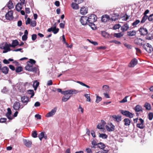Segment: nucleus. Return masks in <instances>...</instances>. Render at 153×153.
<instances>
[{
	"label": "nucleus",
	"instance_id": "nucleus-1",
	"mask_svg": "<svg viewBox=\"0 0 153 153\" xmlns=\"http://www.w3.org/2000/svg\"><path fill=\"white\" fill-rule=\"evenodd\" d=\"M88 17V25L91 27L92 29H94V27L95 26V24L94 23L97 20V18L95 15L92 14L89 16Z\"/></svg>",
	"mask_w": 153,
	"mask_h": 153
},
{
	"label": "nucleus",
	"instance_id": "nucleus-2",
	"mask_svg": "<svg viewBox=\"0 0 153 153\" xmlns=\"http://www.w3.org/2000/svg\"><path fill=\"white\" fill-rule=\"evenodd\" d=\"M33 65L31 63H27V65L26 66L25 68L26 70L28 71L36 72L37 68L36 67L33 66Z\"/></svg>",
	"mask_w": 153,
	"mask_h": 153
},
{
	"label": "nucleus",
	"instance_id": "nucleus-3",
	"mask_svg": "<svg viewBox=\"0 0 153 153\" xmlns=\"http://www.w3.org/2000/svg\"><path fill=\"white\" fill-rule=\"evenodd\" d=\"M143 48L148 53H150L153 51V48L152 45L149 43L144 44Z\"/></svg>",
	"mask_w": 153,
	"mask_h": 153
},
{
	"label": "nucleus",
	"instance_id": "nucleus-4",
	"mask_svg": "<svg viewBox=\"0 0 153 153\" xmlns=\"http://www.w3.org/2000/svg\"><path fill=\"white\" fill-rule=\"evenodd\" d=\"M120 112L123 115L127 117H129L130 118H132L133 117L134 114H132L129 111H126L121 110Z\"/></svg>",
	"mask_w": 153,
	"mask_h": 153
},
{
	"label": "nucleus",
	"instance_id": "nucleus-5",
	"mask_svg": "<svg viewBox=\"0 0 153 153\" xmlns=\"http://www.w3.org/2000/svg\"><path fill=\"white\" fill-rule=\"evenodd\" d=\"M2 45H0V48L3 49L4 50V51H3V53H5L10 51V44L8 45L7 42L4 43V44L3 47H1Z\"/></svg>",
	"mask_w": 153,
	"mask_h": 153
},
{
	"label": "nucleus",
	"instance_id": "nucleus-6",
	"mask_svg": "<svg viewBox=\"0 0 153 153\" xmlns=\"http://www.w3.org/2000/svg\"><path fill=\"white\" fill-rule=\"evenodd\" d=\"M57 110V108L56 107H54L50 112L48 113L46 115V117H49L53 116L56 113Z\"/></svg>",
	"mask_w": 153,
	"mask_h": 153
},
{
	"label": "nucleus",
	"instance_id": "nucleus-7",
	"mask_svg": "<svg viewBox=\"0 0 153 153\" xmlns=\"http://www.w3.org/2000/svg\"><path fill=\"white\" fill-rule=\"evenodd\" d=\"M88 17L86 16H82L81 17L80 20L81 23L83 25H85L86 24L88 25Z\"/></svg>",
	"mask_w": 153,
	"mask_h": 153
},
{
	"label": "nucleus",
	"instance_id": "nucleus-8",
	"mask_svg": "<svg viewBox=\"0 0 153 153\" xmlns=\"http://www.w3.org/2000/svg\"><path fill=\"white\" fill-rule=\"evenodd\" d=\"M138 31L140 34L141 36H145L148 33V30L145 28L143 27H141L139 29Z\"/></svg>",
	"mask_w": 153,
	"mask_h": 153
},
{
	"label": "nucleus",
	"instance_id": "nucleus-9",
	"mask_svg": "<svg viewBox=\"0 0 153 153\" xmlns=\"http://www.w3.org/2000/svg\"><path fill=\"white\" fill-rule=\"evenodd\" d=\"M13 12L12 11H10L7 13L5 15V17L7 19L9 20H12L13 17Z\"/></svg>",
	"mask_w": 153,
	"mask_h": 153
},
{
	"label": "nucleus",
	"instance_id": "nucleus-10",
	"mask_svg": "<svg viewBox=\"0 0 153 153\" xmlns=\"http://www.w3.org/2000/svg\"><path fill=\"white\" fill-rule=\"evenodd\" d=\"M139 120L140 121V123H137V127L140 129H143L145 128V126L144 125L143 123L144 121L142 118H140Z\"/></svg>",
	"mask_w": 153,
	"mask_h": 153
},
{
	"label": "nucleus",
	"instance_id": "nucleus-11",
	"mask_svg": "<svg viewBox=\"0 0 153 153\" xmlns=\"http://www.w3.org/2000/svg\"><path fill=\"white\" fill-rule=\"evenodd\" d=\"M78 90L75 89H72L66 91V94H76L79 93Z\"/></svg>",
	"mask_w": 153,
	"mask_h": 153
},
{
	"label": "nucleus",
	"instance_id": "nucleus-12",
	"mask_svg": "<svg viewBox=\"0 0 153 153\" xmlns=\"http://www.w3.org/2000/svg\"><path fill=\"white\" fill-rule=\"evenodd\" d=\"M13 108L16 111H19L21 108L20 104L19 102H15L13 105Z\"/></svg>",
	"mask_w": 153,
	"mask_h": 153
},
{
	"label": "nucleus",
	"instance_id": "nucleus-13",
	"mask_svg": "<svg viewBox=\"0 0 153 153\" xmlns=\"http://www.w3.org/2000/svg\"><path fill=\"white\" fill-rule=\"evenodd\" d=\"M115 126L112 123H111L109 126H106V128L108 131H114L115 129Z\"/></svg>",
	"mask_w": 153,
	"mask_h": 153
},
{
	"label": "nucleus",
	"instance_id": "nucleus-14",
	"mask_svg": "<svg viewBox=\"0 0 153 153\" xmlns=\"http://www.w3.org/2000/svg\"><path fill=\"white\" fill-rule=\"evenodd\" d=\"M21 100L22 102L23 103H25V105H26L29 101L28 97L25 96L21 97Z\"/></svg>",
	"mask_w": 153,
	"mask_h": 153
},
{
	"label": "nucleus",
	"instance_id": "nucleus-15",
	"mask_svg": "<svg viewBox=\"0 0 153 153\" xmlns=\"http://www.w3.org/2000/svg\"><path fill=\"white\" fill-rule=\"evenodd\" d=\"M23 142L25 145L27 147H30L32 144V142L31 141L26 139L23 140Z\"/></svg>",
	"mask_w": 153,
	"mask_h": 153
},
{
	"label": "nucleus",
	"instance_id": "nucleus-16",
	"mask_svg": "<svg viewBox=\"0 0 153 153\" xmlns=\"http://www.w3.org/2000/svg\"><path fill=\"white\" fill-rule=\"evenodd\" d=\"M110 19L109 16L108 15H105L102 16L101 21L102 22H105Z\"/></svg>",
	"mask_w": 153,
	"mask_h": 153
},
{
	"label": "nucleus",
	"instance_id": "nucleus-17",
	"mask_svg": "<svg viewBox=\"0 0 153 153\" xmlns=\"http://www.w3.org/2000/svg\"><path fill=\"white\" fill-rule=\"evenodd\" d=\"M39 140L41 141L42 139L44 138L45 139H47V136L45 132H42L40 133L38 136Z\"/></svg>",
	"mask_w": 153,
	"mask_h": 153
},
{
	"label": "nucleus",
	"instance_id": "nucleus-18",
	"mask_svg": "<svg viewBox=\"0 0 153 153\" xmlns=\"http://www.w3.org/2000/svg\"><path fill=\"white\" fill-rule=\"evenodd\" d=\"M137 60L135 58L134 59L130 62L129 66L130 67H134L137 64Z\"/></svg>",
	"mask_w": 153,
	"mask_h": 153
},
{
	"label": "nucleus",
	"instance_id": "nucleus-19",
	"mask_svg": "<svg viewBox=\"0 0 153 153\" xmlns=\"http://www.w3.org/2000/svg\"><path fill=\"white\" fill-rule=\"evenodd\" d=\"M105 124V122L103 120H101V123L97 126V128L99 129H103Z\"/></svg>",
	"mask_w": 153,
	"mask_h": 153
},
{
	"label": "nucleus",
	"instance_id": "nucleus-20",
	"mask_svg": "<svg viewBox=\"0 0 153 153\" xmlns=\"http://www.w3.org/2000/svg\"><path fill=\"white\" fill-rule=\"evenodd\" d=\"M129 27L127 23H126L121 27V30L123 32L125 31L128 29Z\"/></svg>",
	"mask_w": 153,
	"mask_h": 153
},
{
	"label": "nucleus",
	"instance_id": "nucleus-21",
	"mask_svg": "<svg viewBox=\"0 0 153 153\" xmlns=\"http://www.w3.org/2000/svg\"><path fill=\"white\" fill-rule=\"evenodd\" d=\"M63 94L64 95V96L62 98V101L63 102H65L67 101L71 97V96L68 95V94L65 93Z\"/></svg>",
	"mask_w": 153,
	"mask_h": 153
},
{
	"label": "nucleus",
	"instance_id": "nucleus-22",
	"mask_svg": "<svg viewBox=\"0 0 153 153\" xmlns=\"http://www.w3.org/2000/svg\"><path fill=\"white\" fill-rule=\"evenodd\" d=\"M136 43L139 45H142L144 43V41L140 38H138L136 40Z\"/></svg>",
	"mask_w": 153,
	"mask_h": 153
},
{
	"label": "nucleus",
	"instance_id": "nucleus-23",
	"mask_svg": "<svg viewBox=\"0 0 153 153\" xmlns=\"http://www.w3.org/2000/svg\"><path fill=\"white\" fill-rule=\"evenodd\" d=\"M18 45H19L18 41L17 40H15L13 41L12 44H10V47L14 48Z\"/></svg>",
	"mask_w": 153,
	"mask_h": 153
},
{
	"label": "nucleus",
	"instance_id": "nucleus-24",
	"mask_svg": "<svg viewBox=\"0 0 153 153\" xmlns=\"http://www.w3.org/2000/svg\"><path fill=\"white\" fill-rule=\"evenodd\" d=\"M87 8L84 7H82L80 10V13L82 15H85L87 13Z\"/></svg>",
	"mask_w": 153,
	"mask_h": 153
},
{
	"label": "nucleus",
	"instance_id": "nucleus-25",
	"mask_svg": "<svg viewBox=\"0 0 153 153\" xmlns=\"http://www.w3.org/2000/svg\"><path fill=\"white\" fill-rule=\"evenodd\" d=\"M123 122L124 125L126 126H129L131 122L130 120L128 118L124 119Z\"/></svg>",
	"mask_w": 153,
	"mask_h": 153
},
{
	"label": "nucleus",
	"instance_id": "nucleus-26",
	"mask_svg": "<svg viewBox=\"0 0 153 153\" xmlns=\"http://www.w3.org/2000/svg\"><path fill=\"white\" fill-rule=\"evenodd\" d=\"M23 5V4H22L21 3H20V2H19L18 3L16 7V10L18 11H20L22 9V6Z\"/></svg>",
	"mask_w": 153,
	"mask_h": 153
},
{
	"label": "nucleus",
	"instance_id": "nucleus-27",
	"mask_svg": "<svg viewBox=\"0 0 153 153\" xmlns=\"http://www.w3.org/2000/svg\"><path fill=\"white\" fill-rule=\"evenodd\" d=\"M112 117L117 122H119L121 120V116H120L114 115Z\"/></svg>",
	"mask_w": 153,
	"mask_h": 153
},
{
	"label": "nucleus",
	"instance_id": "nucleus-28",
	"mask_svg": "<svg viewBox=\"0 0 153 153\" xmlns=\"http://www.w3.org/2000/svg\"><path fill=\"white\" fill-rule=\"evenodd\" d=\"M134 110L136 112H140L142 111V107L139 105H137L134 108Z\"/></svg>",
	"mask_w": 153,
	"mask_h": 153
},
{
	"label": "nucleus",
	"instance_id": "nucleus-29",
	"mask_svg": "<svg viewBox=\"0 0 153 153\" xmlns=\"http://www.w3.org/2000/svg\"><path fill=\"white\" fill-rule=\"evenodd\" d=\"M119 17V15L118 14H113L110 19L112 21H115L118 19Z\"/></svg>",
	"mask_w": 153,
	"mask_h": 153
},
{
	"label": "nucleus",
	"instance_id": "nucleus-30",
	"mask_svg": "<svg viewBox=\"0 0 153 153\" xmlns=\"http://www.w3.org/2000/svg\"><path fill=\"white\" fill-rule=\"evenodd\" d=\"M136 33V31L135 30H133L132 31L127 32V35L129 36H135Z\"/></svg>",
	"mask_w": 153,
	"mask_h": 153
},
{
	"label": "nucleus",
	"instance_id": "nucleus-31",
	"mask_svg": "<svg viewBox=\"0 0 153 153\" xmlns=\"http://www.w3.org/2000/svg\"><path fill=\"white\" fill-rule=\"evenodd\" d=\"M2 72L5 74H7L8 73L9 68L6 67H3L1 69Z\"/></svg>",
	"mask_w": 153,
	"mask_h": 153
},
{
	"label": "nucleus",
	"instance_id": "nucleus-32",
	"mask_svg": "<svg viewBox=\"0 0 153 153\" xmlns=\"http://www.w3.org/2000/svg\"><path fill=\"white\" fill-rule=\"evenodd\" d=\"M7 5L9 9H11L13 8L14 7L12 2L11 0L9 1L8 3L7 4Z\"/></svg>",
	"mask_w": 153,
	"mask_h": 153
},
{
	"label": "nucleus",
	"instance_id": "nucleus-33",
	"mask_svg": "<svg viewBox=\"0 0 153 153\" xmlns=\"http://www.w3.org/2000/svg\"><path fill=\"white\" fill-rule=\"evenodd\" d=\"M97 147L101 149H104L105 147V145L102 143H98Z\"/></svg>",
	"mask_w": 153,
	"mask_h": 153
},
{
	"label": "nucleus",
	"instance_id": "nucleus-34",
	"mask_svg": "<svg viewBox=\"0 0 153 153\" xmlns=\"http://www.w3.org/2000/svg\"><path fill=\"white\" fill-rule=\"evenodd\" d=\"M71 7L75 10H77L79 9V6L78 4L72 3L71 4Z\"/></svg>",
	"mask_w": 153,
	"mask_h": 153
},
{
	"label": "nucleus",
	"instance_id": "nucleus-35",
	"mask_svg": "<svg viewBox=\"0 0 153 153\" xmlns=\"http://www.w3.org/2000/svg\"><path fill=\"white\" fill-rule=\"evenodd\" d=\"M27 93L28 94L31 95L30 97V98H32L34 95V91L33 90H27Z\"/></svg>",
	"mask_w": 153,
	"mask_h": 153
},
{
	"label": "nucleus",
	"instance_id": "nucleus-36",
	"mask_svg": "<svg viewBox=\"0 0 153 153\" xmlns=\"http://www.w3.org/2000/svg\"><path fill=\"white\" fill-rule=\"evenodd\" d=\"M147 19H148V16H147L144 15L142 18V20L141 21V23H144Z\"/></svg>",
	"mask_w": 153,
	"mask_h": 153
},
{
	"label": "nucleus",
	"instance_id": "nucleus-37",
	"mask_svg": "<svg viewBox=\"0 0 153 153\" xmlns=\"http://www.w3.org/2000/svg\"><path fill=\"white\" fill-rule=\"evenodd\" d=\"M144 107L146 108L147 110H150L151 109V106L150 105L147 103H146L144 105Z\"/></svg>",
	"mask_w": 153,
	"mask_h": 153
},
{
	"label": "nucleus",
	"instance_id": "nucleus-38",
	"mask_svg": "<svg viewBox=\"0 0 153 153\" xmlns=\"http://www.w3.org/2000/svg\"><path fill=\"white\" fill-rule=\"evenodd\" d=\"M76 82L78 83H79L81 85L86 87L88 88H90V87L88 85H86V84L82 82H80L79 81H77Z\"/></svg>",
	"mask_w": 153,
	"mask_h": 153
},
{
	"label": "nucleus",
	"instance_id": "nucleus-39",
	"mask_svg": "<svg viewBox=\"0 0 153 153\" xmlns=\"http://www.w3.org/2000/svg\"><path fill=\"white\" fill-rule=\"evenodd\" d=\"M99 137L102 138V139H106L107 138V135L105 134H100L99 133Z\"/></svg>",
	"mask_w": 153,
	"mask_h": 153
},
{
	"label": "nucleus",
	"instance_id": "nucleus-40",
	"mask_svg": "<svg viewBox=\"0 0 153 153\" xmlns=\"http://www.w3.org/2000/svg\"><path fill=\"white\" fill-rule=\"evenodd\" d=\"M140 23V21L139 20L137 19L132 23V25L134 27H136V25Z\"/></svg>",
	"mask_w": 153,
	"mask_h": 153
},
{
	"label": "nucleus",
	"instance_id": "nucleus-41",
	"mask_svg": "<svg viewBox=\"0 0 153 153\" xmlns=\"http://www.w3.org/2000/svg\"><path fill=\"white\" fill-rule=\"evenodd\" d=\"M123 34H122L121 33H115L114 34V37L119 38L122 37Z\"/></svg>",
	"mask_w": 153,
	"mask_h": 153
},
{
	"label": "nucleus",
	"instance_id": "nucleus-42",
	"mask_svg": "<svg viewBox=\"0 0 153 153\" xmlns=\"http://www.w3.org/2000/svg\"><path fill=\"white\" fill-rule=\"evenodd\" d=\"M84 96L86 98V101H87L91 102V99L89 94H84Z\"/></svg>",
	"mask_w": 153,
	"mask_h": 153
},
{
	"label": "nucleus",
	"instance_id": "nucleus-43",
	"mask_svg": "<svg viewBox=\"0 0 153 153\" xmlns=\"http://www.w3.org/2000/svg\"><path fill=\"white\" fill-rule=\"evenodd\" d=\"M22 68L21 67H17L16 69V72L17 73L20 72L22 71Z\"/></svg>",
	"mask_w": 153,
	"mask_h": 153
},
{
	"label": "nucleus",
	"instance_id": "nucleus-44",
	"mask_svg": "<svg viewBox=\"0 0 153 153\" xmlns=\"http://www.w3.org/2000/svg\"><path fill=\"white\" fill-rule=\"evenodd\" d=\"M102 35L104 37H108V34L105 31H102L101 33Z\"/></svg>",
	"mask_w": 153,
	"mask_h": 153
},
{
	"label": "nucleus",
	"instance_id": "nucleus-45",
	"mask_svg": "<svg viewBox=\"0 0 153 153\" xmlns=\"http://www.w3.org/2000/svg\"><path fill=\"white\" fill-rule=\"evenodd\" d=\"M92 144L93 145V146H91V148H95L94 146L98 145V143L96 142V141L94 140H93L92 142Z\"/></svg>",
	"mask_w": 153,
	"mask_h": 153
},
{
	"label": "nucleus",
	"instance_id": "nucleus-46",
	"mask_svg": "<svg viewBox=\"0 0 153 153\" xmlns=\"http://www.w3.org/2000/svg\"><path fill=\"white\" fill-rule=\"evenodd\" d=\"M102 100V98L101 97L97 96L96 97V99L95 102L96 103H98L100 102Z\"/></svg>",
	"mask_w": 153,
	"mask_h": 153
},
{
	"label": "nucleus",
	"instance_id": "nucleus-47",
	"mask_svg": "<svg viewBox=\"0 0 153 153\" xmlns=\"http://www.w3.org/2000/svg\"><path fill=\"white\" fill-rule=\"evenodd\" d=\"M153 117V114L152 113H150L148 114V118L149 120H151Z\"/></svg>",
	"mask_w": 153,
	"mask_h": 153
},
{
	"label": "nucleus",
	"instance_id": "nucleus-48",
	"mask_svg": "<svg viewBox=\"0 0 153 153\" xmlns=\"http://www.w3.org/2000/svg\"><path fill=\"white\" fill-rule=\"evenodd\" d=\"M30 24L31 26L34 27L36 25V22L35 21H33L31 22Z\"/></svg>",
	"mask_w": 153,
	"mask_h": 153
},
{
	"label": "nucleus",
	"instance_id": "nucleus-49",
	"mask_svg": "<svg viewBox=\"0 0 153 153\" xmlns=\"http://www.w3.org/2000/svg\"><path fill=\"white\" fill-rule=\"evenodd\" d=\"M129 16H128L126 14L124 15L123 17H122V19L123 20L126 21L129 18Z\"/></svg>",
	"mask_w": 153,
	"mask_h": 153
},
{
	"label": "nucleus",
	"instance_id": "nucleus-50",
	"mask_svg": "<svg viewBox=\"0 0 153 153\" xmlns=\"http://www.w3.org/2000/svg\"><path fill=\"white\" fill-rule=\"evenodd\" d=\"M120 27L121 25H116L113 27V28L114 30H116L119 28Z\"/></svg>",
	"mask_w": 153,
	"mask_h": 153
},
{
	"label": "nucleus",
	"instance_id": "nucleus-51",
	"mask_svg": "<svg viewBox=\"0 0 153 153\" xmlns=\"http://www.w3.org/2000/svg\"><path fill=\"white\" fill-rule=\"evenodd\" d=\"M27 63H31L33 65V64H34L36 63V61L35 60L33 59H30L29 61L27 62Z\"/></svg>",
	"mask_w": 153,
	"mask_h": 153
},
{
	"label": "nucleus",
	"instance_id": "nucleus-52",
	"mask_svg": "<svg viewBox=\"0 0 153 153\" xmlns=\"http://www.w3.org/2000/svg\"><path fill=\"white\" fill-rule=\"evenodd\" d=\"M56 90L59 92H60L62 94H66V91H62V89L60 88H57Z\"/></svg>",
	"mask_w": 153,
	"mask_h": 153
},
{
	"label": "nucleus",
	"instance_id": "nucleus-53",
	"mask_svg": "<svg viewBox=\"0 0 153 153\" xmlns=\"http://www.w3.org/2000/svg\"><path fill=\"white\" fill-rule=\"evenodd\" d=\"M103 151H99L97 152L96 153H107L108 151V149H104Z\"/></svg>",
	"mask_w": 153,
	"mask_h": 153
},
{
	"label": "nucleus",
	"instance_id": "nucleus-54",
	"mask_svg": "<svg viewBox=\"0 0 153 153\" xmlns=\"http://www.w3.org/2000/svg\"><path fill=\"white\" fill-rule=\"evenodd\" d=\"M128 97V96H126L121 101H120V103H124L126 102L127 101V98Z\"/></svg>",
	"mask_w": 153,
	"mask_h": 153
},
{
	"label": "nucleus",
	"instance_id": "nucleus-55",
	"mask_svg": "<svg viewBox=\"0 0 153 153\" xmlns=\"http://www.w3.org/2000/svg\"><path fill=\"white\" fill-rule=\"evenodd\" d=\"M37 134L36 131H34L32 133V136L34 138H36L37 137Z\"/></svg>",
	"mask_w": 153,
	"mask_h": 153
},
{
	"label": "nucleus",
	"instance_id": "nucleus-56",
	"mask_svg": "<svg viewBox=\"0 0 153 153\" xmlns=\"http://www.w3.org/2000/svg\"><path fill=\"white\" fill-rule=\"evenodd\" d=\"M146 39L151 40L153 39V36H150L149 35L146 36Z\"/></svg>",
	"mask_w": 153,
	"mask_h": 153
},
{
	"label": "nucleus",
	"instance_id": "nucleus-57",
	"mask_svg": "<svg viewBox=\"0 0 153 153\" xmlns=\"http://www.w3.org/2000/svg\"><path fill=\"white\" fill-rule=\"evenodd\" d=\"M148 19L149 21H152L153 20V14L150 15L148 17Z\"/></svg>",
	"mask_w": 153,
	"mask_h": 153
},
{
	"label": "nucleus",
	"instance_id": "nucleus-58",
	"mask_svg": "<svg viewBox=\"0 0 153 153\" xmlns=\"http://www.w3.org/2000/svg\"><path fill=\"white\" fill-rule=\"evenodd\" d=\"M39 84V82L36 81H34L33 82V86L38 87Z\"/></svg>",
	"mask_w": 153,
	"mask_h": 153
},
{
	"label": "nucleus",
	"instance_id": "nucleus-59",
	"mask_svg": "<svg viewBox=\"0 0 153 153\" xmlns=\"http://www.w3.org/2000/svg\"><path fill=\"white\" fill-rule=\"evenodd\" d=\"M37 36L36 34H33L32 35V39L33 41L35 40Z\"/></svg>",
	"mask_w": 153,
	"mask_h": 153
},
{
	"label": "nucleus",
	"instance_id": "nucleus-60",
	"mask_svg": "<svg viewBox=\"0 0 153 153\" xmlns=\"http://www.w3.org/2000/svg\"><path fill=\"white\" fill-rule=\"evenodd\" d=\"M78 111L79 112L81 111L82 113H83V112L84 110L83 108H82L80 105H79V107L78 109Z\"/></svg>",
	"mask_w": 153,
	"mask_h": 153
},
{
	"label": "nucleus",
	"instance_id": "nucleus-61",
	"mask_svg": "<svg viewBox=\"0 0 153 153\" xmlns=\"http://www.w3.org/2000/svg\"><path fill=\"white\" fill-rule=\"evenodd\" d=\"M7 119L6 118H1L0 119V122L1 123H3L5 122L6 121Z\"/></svg>",
	"mask_w": 153,
	"mask_h": 153
},
{
	"label": "nucleus",
	"instance_id": "nucleus-62",
	"mask_svg": "<svg viewBox=\"0 0 153 153\" xmlns=\"http://www.w3.org/2000/svg\"><path fill=\"white\" fill-rule=\"evenodd\" d=\"M53 84V82L51 80H50L47 82V85L48 86H50L52 85Z\"/></svg>",
	"mask_w": 153,
	"mask_h": 153
},
{
	"label": "nucleus",
	"instance_id": "nucleus-63",
	"mask_svg": "<svg viewBox=\"0 0 153 153\" xmlns=\"http://www.w3.org/2000/svg\"><path fill=\"white\" fill-rule=\"evenodd\" d=\"M59 30V28L53 29V32L54 34H55L57 33L58 32Z\"/></svg>",
	"mask_w": 153,
	"mask_h": 153
},
{
	"label": "nucleus",
	"instance_id": "nucleus-64",
	"mask_svg": "<svg viewBox=\"0 0 153 153\" xmlns=\"http://www.w3.org/2000/svg\"><path fill=\"white\" fill-rule=\"evenodd\" d=\"M27 36L23 35L22 37V39L23 41H25L27 40Z\"/></svg>",
	"mask_w": 153,
	"mask_h": 153
}]
</instances>
